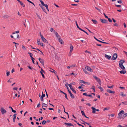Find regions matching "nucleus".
Instances as JSON below:
<instances>
[{"label": "nucleus", "mask_w": 127, "mask_h": 127, "mask_svg": "<svg viewBox=\"0 0 127 127\" xmlns=\"http://www.w3.org/2000/svg\"><path fill=\"white\" fill-rule=\"evenodd\" d=\"M68 92L69 93V94H70V96H71V97L72 98H74V96L71 93V91L70 90L68 91Z\"/></svg>", "instance_id": "12"}, {"label": "nucleus", "mask_w": 127, "mask_h": 127, "mask_svg": "<svg viewBox=\"0 0 127 127\" xmlns=\"http://www.w3.org/2000/svg\"><path fill=\"white\" fill-rule=\"evenodd\" d=\"M121 95L122 96H126V94H124L123 92H121Z\"/></svg>", "instance_id": "38"}, {"label": "nucleus", "mask_w": 127, "mask_h": 127, "mask_svg": "<svg viewBox=\"0 0 127 127\" xmlns=\"http://www.w3.org/2000/svg\"><path fill=\"white\" fill-rule=\"evenodd\" d=\"M36 14L37 15V16L38 18H39V19H40V20H41V18L38 15V14H37V13H36Z\"/></svg>", "instance_id": "49"}, {"label": "nucleus", "mask_w": 127, "mask_h": 127, "mask_svg": "<svg viewBox=\"0 0 127 127\" xmlns=\"http://www.w3.org/2000/svg\"><path fill=\"white\" fill-rule=\"evenodd\" d=\"M40 40L39 39H38L37 40V42L38 44H39V43H40Z\"/></svg>", "instance_id": "45"}, {"label": "nucleus", "mask_w": 127, "mask_h": 127, "mask_svg": "<svg viewBox=\"0 0 127 127\" xmlns=\"http://www.w3.org/2000/svg\"><path fill=\"white\" fill-rule=\"evenodd\" d=\"M18 1L20 3V4L23 7H24L25 6V5L24 4H23V3L20 0H18Z\"/></svg>", "instance_id": "21"}, {"label": "nucleus", "mask_w": 127, "mask_h": 127, "mask_svg": "<svg viewBox=\"0 0 127 127\" xmlns=\"http://www.w3.org/2000/svg\"><path fill=\"white\" fill-rule=\"evenodd\" d=\"M46 121L45 120H44L42 122V123L43 125H44L46 123Z\"/></svg>", "instance_id": "43"}, {"label": "nucleus", "mask_w": 127, "mask_h": 127, "mask_svg": "<svg viewBox=\"0 0 127 127\" xmlns=\"http://www.w3.org/2000/svg\"><path fill=\"white\" fill-rule=\"evenodd\" d=\"M42 107H46L47 106V104H45V103H43L42 104Z\"/></svg>", "instance_id": "32"}, {"label": "nucleus", "mask_w": 127, "mask_h": 127, "mask_svg": "<svg viewBox=\"0 0 127 127\" xmlns=\"http://www.w3.org/2000/svg\"><path fill=\"white\" fill-rule=\"evenodd\" d=\"M39 1H40L41 3V4L43 6H44L46 4H44L43 2L41 0H39Z\"/></svg>", "instance_id": "29"}, {"label": "nucleus", "mask_w": 127, "mask_h": 127, "mask_svg": "<svg viewBox=\"0 0 127 127\" xmlns=\"http://www.w3.org/2000/svg\"><path fill=\"white\" fill-rule=\"evenodd\" d=\"M39 5L40 6V7H41L42 9L43 10V11L44 12H45L46 14H47V13L46 11V10L45 9L44 7L40 4H39Z\"/></svg>", "instance_id": "16"}, {"label": "nucleus", "mask_w": 127, "mask_h": 127, "mask_svg": "<svg viewBox=\"0 0 127 127\" xmlns=\"http://www.w3.org/2000/svg\"><path fill=\"white\" fill-rule=\"evenodd\" d=\"M125 61H124L123 60H120V61L119 62H121V63L122 64H123V63H125Z\"/></svg>", "instance_id": "36"}, {"label": "nucleus", "mask_w": 127, "mask_h": 127, "mask_svg": "<svg viewBox=\"0 0 127 127\" xmlns=\"http://www.w3.org/2000/svg\"><path fill=\"white\" fill-rule=\"evenodd\" d=\"M127 116V113H124V111L122 110L118 114V118L121 119H123Z\"/></svg>", "instance_id": "1"}, {"label": "nucleus", "mask_w": 127, "mask_h": 127, "mask_svg": "<svg viewBox=\"0 0 127 127\" xmlns=\"http://www.w3.org/2000/svg\"><path fill=\"white\" fill-rule=\"evenodd\" d=\"M64 94L65 95V98H66L67 99H68V98L67 97V94L65 93Z\"/></svg>", "instance_id": "48"}, {"label": "nucleus", "mask_w": 127, "mask_h": 127, "mask_svg": "<svg viewBox=\"0 0 127 127\" xmlns=\"http://www.w3.org/2000/svg\"><path fill=\"white\" fill-rule=\"evenodd\" d=\"M70 89L75 94L76 93V92L75 90H74V89L73 88V87H72Z\"/></svg>", "instance_id": "30"}, {"label": "nucleus", "mask_w": 127, "mask_h": 127, "mask_svg": "<svg viewBox=\"0 0 127 127\" xmlns=\"http://www.w3.org/2000/svg\"><path fill=\"white\" fill-rule=\"evenodd\" d=\"M113 86H114L113 85H112V86H107V87L109 88H112L113 87Z\"/></svg>", "instance_id": "51"}, {"label": "nucleus", "mask_w": 127, "mask_h": 127, "mask_svg": "<svg viewBox=\"0 0 127 127\" xmlns=\"http://www.w3.org/2000/svg\"><path fill=\"white\" fill-rule=\"evenodd\" d=\"M123 66V64H121V62H119V66Z\"/></svg>", "instance_id": "60"}, {"label": "nucleus", "mask_w": 127, "mask_h": 127, "mask_svg": "<svg viewBox=\"0 0 127 127\" xmlns=\"http://www.w3.org/2000/svg\"><path fill=\"white\" fill-rule=\"evenodd\" d=\"M50 69L52 70H49L50 71L52 72H53L54 73L55 75H56V74H57V72L54 70L53 69H52L51 68H50Z\"/></svg>", "instance_id": "17"}, {"label": "nucleus", "mask_w": 127, "mask_h": 127, "mask_svg": "<svg viewBox=\"0 0 127 127\" xmlns=\"http://www.w3.org/2000/svg\"><path fill=\"white\" fill-rule=\"evenodd\" d=\"M28 54L30 55V57L31 56H32L33 55L31 53L28 52Z\"/></svg>", "instance_id": "58"}, {"label": "nucleus", "mask_w": 127, "mask_h": 127, "mask_svg": "<svg viewBox=\"0 0 127 127\" xmlns=\"http://www.w3.org/2000/svg\"><path fill=\"white\" fill-rule=\"evenodd\" d=\"M81 86L79 87L78 88L80 89L81 88H83V86H85V85L83 84H81Z\"/></svg>", "instance_id": "24"}, {"label": "nucleus", "mask_w": 127, "mask_h": 127, "mask_svg": "<svg viewBox=\"0 0 127 127\" xmlns=\"http://www.w3.org/2000/svg\"><path fill=\"white\" fill-rule=\"evenodd\" d=\"M115 5L116 6L119 7H121V5Z\"/></svg>", "instance_id": "64"}, {"label": "nucleus", "mask_w": 127, "mask_h": 127, "mask_svg": "<svg viewBox=\"0 0 127 127\" xmlns=\"http://www.w3.org/2000/svg\"><path fill=\"white\" fill-rule=\"evenodd\" d=\"M104 56L106 58H107L108 60L110 59L111 58V56L108 55L106 54H105Z\"/></svg>", "instance_id": "14"}, {"label": "nucleus", "mask_w": 127, "mask_h": 127, "mask_svg": "<svg viewBox=\"0 0 127 127\" xmlns=\"http://www.w3.org/2000/svg\"><path fill=\"white\" fill-rule=\"evenodd\" d=\"M87 96L90 97L92 98L93 97L91 95H88Z\"/></svg>", "instance_id": "62"}, {"label": "nucleus", "mask_w": 127, "mask_h": 127, "mask_svg": "<svg viewBox=\"0 0 127 127\" xmlns=\"http://www.w3.org/2000/svg\"><path fill=\"white\" fill-rule=\"evenodd\" d=\"M58 40L59 42L61 44H64V43L63 41L59 37L58 38Z\"/></svg>", "instance_id": "11"}, {"label": "nucleus", "mask_w": 127, "mask_h": 127, "mask_svg": "<svg viewBox=\"0 0 127 127\" xmlns=\"http://www.w3.org/2000/svg\"><path fill=\"white\" fill-rule=\"evenodd\" d=\"M91 21L92 22H93V23L94 24H96L97 23V21L95 20L92 19L91 20Z\"/></svg>", "instance_id": "27"}, {"label": "nucleus", "mask_w": 127, "mask_h": 127, "mask_svg": "<svg viewBox=\"0 0 127 127\" xmlns=\"http://www.w3.org/2000/svg\"><path fill=\"white\" fill-rule=\"evenodd\" d=\"M91 108L93 110L92 113H95V111H99L98 109H96L95 108L93 107H92Z\"/></svg>", "instance_id": "4"}, {"label": "nucleus", "mask_w": 127, "mask_h": 127, "mask_svg": "<svg viewBox=\"0 0 127 127\" xmlns=\"http://www.w3.org/2000/svg\"><path fill=\"white\" fill-rule=\"evenodd\" d=\"M122 69L124 70L125 69V67L123 65L122 66H119Z\"/></svg>", "instance_id": "39"}, {"label": "nucleus", "mask_w": 127, "mask_h": 127, "mask_svg": "<svg viewBox=\"0 0 127 127\" xmlns=\"http://www.w3.org/2000/svg\"><path fill=\"white\" fill-rule=\"evenodd\" d=\"M38 45H40L42 46H43V43H40Z\"/></svg>", "instance_id": "53"}, {"label": "nucleus", "mask_w": 127, "mask_h": 127, "mask_svg": "<svg viewBox=\"0 0 127 127\" xmlns=\"http://www.w3.org/2000/svg\"><path fill=\"white\" fill-rule=\"evenodd\" d=\"M92 89H93L94 91V92H95V87L94 86H93L92 87Z\"/></svg>", "instance_id": "46"}, {"label": "nucleus", "mask_w": 127, "mask_h": 127, "mask_svg": "<svg viewBox=\"0 0 127 127\" xmlns=\"http://www.w3.org/2000/svg\"><path fill=\"white\" fill-rule=\"evenodd\" d=\"M80 83H82L84 84L86 83L87 82H85L84 81L81 80H80Z\"/></svg>", "instance_id": "34"}, {"label": "nucleus", "mask_w": 127, "mask_h": 127, "mask_svg": "<svg viewBox=\"0 0 127 127\" xmlns=\"http://www.w3.org/2000/svg\"><path fill=\"white\" fill-rule=\"evenodd\" d=\"M41 39L43 41V42H47V40H46L45 38L43 37V35H41Z\"/></svg>", "instance_id": "10"}, {"label": "nucleus", "mask_w": 127, "mask_h": 127, "mask_svg": "<svg viewBox=\"0 0 127 127\" xmlns=\"http://www.w3.org/2000/svg\"><path fill=\"white\" fill-rule=\"evenodd\" d=\"M81 112L82 115H84V116H85L86 115L84 112L83 111H81Z\"/></svg>", "instance_id": "31"}, {"label": "nucleus", "mask_w": 127, "mask_h": 127, "mask_svg": "<svg viewBox=\"0 0 127 127\" xmlns=\"http://www.w3.org/2000/svg\"><path fill=\"white\" fill-rule=\"evenodd\" d=\"M122 103L123 104H125V105H127V103L126 101H125V102H122Z\"/></svg>", "instance_id": "50"}, {"label": "nucleus", "mask_w": 127, "mask_h": 127, "mask_svg": "<svg viewBox=\"0 0 127 127\" xmlns=\"http://www.w3.org/2000/svg\"><path fill=\"white\" fill-rule=\"evenodd\" d=\"M28 2H29L30 3L32 4H33L35 6V5L32 2L30 1V0H28V1H27Z\"/></svg>", "instance_id": "44"}, {"label": "nucleus", "mask_w": 127, "mask_h": 127, "mask_svg": "<svg viewBox=\"0 0 127 127\" xmlns=\"http://www.w3.org/2000/svg\"><path fill=\"white\" fill-rule=\"evenodd\" d=\"M80 120H81V121L83 122H84V123H81L82 124H85H85H86L87 125H90V124L86 122H85L82 119H80Z\"/></svg>", "instance_id": "22"}, {"label": "nucleus", "mask_w": 127, "mask_h": 127, "mask_svg": "<svg viewBox=\"0 0 127 127\" xmlns=\"http://www.w3.org/2000/svg\"><path fill=\"white\" fill-rule=\"evenodd\" d=\"M17 115V114H15L13 115V122H15V119L16 118V116Z\"/></svg>", "instance_id": "20"}, {"label": "nucleus", "mask_w": 127, "mask_h": 127, "mask_svg": "<svg viewBox=\"0 0 127 127\" xmlns=\"http://www.w3.org/2000/svg\"><path fill=\"white\" fill-rule=\"evenodd\" d=\"M42 95L40 97V99L41 101H42L43 100V98L45 97V94H43V92H42Z\"/></svg>", "instance_id": "13"}, {"label": "nucleus", "mask_w": 127, "mask_h": 127, "mask_svg": "<svg viewBox=\"0 0 127 127\" xmlns=\"http://www.w3.org/2000/svg\"><path fill=\"white\" fill-rule=\"evenodd\" d=\"M6 75L8 76L10 75V72L8 71H6Z\"/></svg>", "instance_id": "37"}, {"label": "nucleus", "mask_w": 127, "mask_h": 127, "mask_svg": "<svg viewBox=\"0 0 127 127\" xmlns=\"http://www.w3.org/2000/svg\"><path fill=\"white\" fill-rule=\"evenodd\" d=\"M55 34L56 36V37L57 38H59V37L60 38L61 37L60 36H59L58 34V33L56 32H55Z\"/></svg>", "instance_id": "28"}, {"label": "nucleus", "mask_w": 127, "mask_h": 127, "mask_svg": "<svg viewBox=\"0 0 127 127\" xmlns=\"http://www.w3.org/2000/svg\"><path fill=\"white\" fill-rule=\"evenodd\" d=\"M109 116H111L112 117H114V115L111 114L110 115H109Z\"/></svg>", "instance_id": "63"}, {"label": "nucleus", "mask_w": 127, "mask_h": 127, "mask_svg": "<svg viewBox=\"0 0 127 127\" xmlns=\"http://www.w3.org/2000/svg\"><path fill=\"white\" fill-rule=\"evenodd\" d=\"M118 55L117 53H115L113 54L112 57L111 58V60L112 61L115 60L117 58Z\"/></svg>", "instance_id": "2"}, {"label": "nucleus", "mask_w": 127, "mask_h": 127, "mask_svg": "<svg viewBox=\"0 0 127 127\" xmlns=\"http://www.w3.org/2000/svg\"><path fill=\"white\" fill-rule=\"evenodd\" d=\"M70 53H71L73 50V47L72 45V44L70 45Z\"/></svg>", "instance_id": "18"}, {"label": "nucleus", "mask_w": 127, "mask_h": 127, "mask_svg": "<svg viewBox=\"0 0 127 127\" xmlns=\"http://www.w3.org/2000/svg\"><path fill=\"white\" fill-rule=\"evenodd\" d=\"M94 38L97 41L100 42H101L102 43H105V44H108V43H107V42H103V41H100V40H98V39H97V38H96L95 36H94Z\"/></svg>", "instance_id": "9"}, {"label": "nucleus", "mask_w": 127, "mask_h": 127, "mask_svg": "<svg viewBox=\"0 0 127 127\" xmlns=\"http://www.w3.org/2000/svg\"><path fill=\"white\" fill-rule=\"evenodd\" d=\"M120 72L121 74H124L126 73V70H121L120 71Z\"/></svg>", "instance_id": "23"}, {"label": "nucleus", "mask_w": 127, "mask_h": 127, "mask_svg": "<svg viewBox=\"0 0 127 127\" xmlns=\"http://www.w3.org/2000/svg\"><path fill=\"white\" fill-rule=\"evenodd\" d=\"M98 88L99 89L100 91L102 92L103 91V89L102 88L101 86H99L98 87Z\"/></svg>", "instance_id": "41"}, {"label": "nucleus", "mask_w": 127, "mask_h": 127, "mask_svg": "<svg viewBox=\"0 0 127 127\" xmlns=\"http://www.w3.org/2000/svg\"><path fill=\"white\" fill-rule=\"evenodd\" d=\"M93 77L98 82H100V81H101L100 79L99 78L96 77L94 75L93 76Z\"/></svg>", "instance_id": "8"}, {"label": "nucleus", "mask_w": 127, "mask_h": 127, "mask_svg": "<svg viewBox=\"0 0 127 127\" xmlns=\"http://www.w3.org/2000/svg\"><path fill=\"white\" fill-rule=\"evenodd\" d=\"M86 93H84L83 94V95H86V96H87L88 95H87Z\"/></svg>", "instance_id": "59"}, {"label": "nucleus", "mask_w": 127, "mask_h": 127, "mask_svg": "<svg viewBox=\"0 0 127 127\" xmlns=\"http://www.w3.org/2000/svg\"><path fill=\"white\" fill-rule=\"evenodd\" d=\"M85 68L88 71H89L91 72H93V70L89 66L87 65L85 66Z\"/></svg>", "instance_id": "3"}, {"label": "nucleus", "mask_w": 127, "mask_h": 127, "mask_svg": "<svg viewBox=\"0 0 127 127\" xmlns=\"http://www.w3.org/2000/svg\"><path fill=\"white\" fill-rule=\"evenodd\" d=\"M38 60L42 65L43 66L44 65V61L43 59H41L40 58H38Z\"/></svg>", "instance_id": "7"}, {"label": "nucleus", "mask_w": 127, "mask_h": 127, "mask_svg": "<svg viewBox=\"0 0 127 127\" xmlns=\"http://www.w3.org/2000/svg\"><path fill=\"white\" fill-rule=\"evenodd\" d=\"M40 73L42 75V77L44 78H45V76H44L43 74V72L41 71H40Z\"/></svg>", "instance_id": "33"}, {"label": "nucleus", "mask_w": 127, "mask_h": 127, "mask_svg": "<svg viewBox=\"0 0 127 127\" xmlns=\"http://www.w3.org/2000/svg\"><path fill=\"white\" fill-rule=\"evenodd\" d=\"M9 17V16L7 15H5L3 16V17L4 19L8 18Z\"/></svg>", "instance_id": "26"}, {"label": "nucleus", "mask_w": 127, "mask_h": 127, "mask_svg": "<svg viewBox=\"0 0 127 127\" xmlns=\"http://www.w3.org/2000/svg\"><path fill=\"white\" fill-rule=\"evenodd\" d=\"M41 71H42V72H43V73H45V72L41 68Z\"/></svg>", "instance_id": "57"}, {"label": "nucleus", "mask_w": 127, "mask_h": 127, "mask_svg": "<svg viewBox=\"0 0 127 127\" xmlns=\"http://www.w3.org/2000/svg\"><path fill=\"white\" fill-rule=\"evenodd\" d=\"M22 48L23 49H24L25 50H26V48H25V47L23 45H22Z\"/></svg>", "instance_id": "42"}, {"label": "nucleus", "mask_w": 127, "mask_h": 127, "mask_svg": "<svg viewBox=\"0 0 127 127\" xmlns=\"http://www.w3.org/2000/svg\"><path fill=\"white\" fill-rule=\"evenodd\" d=\"M107 91L110 93L114 94L115 93V92L114 91H112L109 89H107Z\"/></svg>", "instance_id": "15"}, {"label": "nucleus", "mask_w": 127, "mask_h": 127, "mask_svg": "<svg viewBox=\"0 0 127 127\" xmlns=\"http://www.w3.org/2000/svg\"><path fill=\"white\" fill-rule=\"evenodd\" d=\"M9 108H11V109L12 111L14 113H15L16 112V111L15 110H14L12 108V107H11V106H9Z\"/></svg>", "instance_id": "25"}, {"label": "nucleus", "mask_w": 127, "mask_h": 127, "mask_svg": "<svg viewBox=\"0 0 127 127\" xmlns=\"http://www.w3.org/2000/svg\"><path fill=\"white\" fill-rule=\"evenodd\" d=\"M75 23L77 28H79V27L77 24V21H75Z\"/></svg>", "instance_id": "52"}, {"label": "nucleus", "mask_w": 127, "mask_h": 127, "mask_svg": "<svg viewBox=\"0 0 127 127\" xmlns=\"http://www.w3.org/2000/svg\"><path fill=\"white\" fill-rule=\"evenodd\" d=\"M39 51L40 52L39 54H42V55H44L43 53L42 52V51H41L40 50H39Z\"/></svg>", "instance_id": "55"}, {"label": "nucleus", "mask_w": 127, "mask_h": 127, "mask_svg": "<svg viewBox=\"0 0 127 127\" xmlns=\"http://www.w3.org/2000/svg\"><path fill=\"white\" fill-rule=\"evenodd\" d=\"M108 21H109V22H110L111 23L112 22V20L110 19V18H108Z\"/></svg>", "instance_id": "47"}, {"label": "nucleus", "mask_w": 127, "mask_h": 127, "mask_svg": "<svg viewBox=\"0 0 127 127\" xmlns=\"http://www.w3.org/2000/svg\"><path fill=\"white\" fill-rule=\"evenodd\" d=\"M31 59L32 60H35V59L33 58L32 56H31Z\"/></svg>", "instance_id": "61"}, {"label": "nucleus", "mask_w": 127, "mask_h": 127, "mask_svg": "<svg viewBox=\"0 0 127 127\" xmlns=\"http://www.w3.org/2000/svg\"><path fill=\"white\" fill-rule=\"evenodd\" d=\"M117 2L118 3H121L122 2V1L120 0H118Z\"/></svg>", "instance_id": "54"}, {"label": "nucleus", "mask_w": 127, "mask_h": 127, "mask_svg": "<svg viewBox=\"0 0 127 127\" xmlns=\"http://www.w3.org/2000/svg\"><path fill=\"white\" fill-rule=\"evenodd\" d=\"M0 110L2 114H4L6 112V110L2 107L1 108Z\"/></svg>", "instance_id": "5"}, {"label": "nucleus", "mask_w": 127, "mask_h": 127, "mask_svg": "<svg viewBox=\"0 0 127 127\" xmlns=\"http://www.w3.org/2000/svg\"><path fill=\"white\" fill-rule=\"evenodd\" d=\"M67 85H68L69 86V87H70V88H71L72 87V85H70V84H67Z\"/></svg>", "instance_id": "56"}, {"label": "nucleus", "mask_w": 127, "mask_h": 127, "mask_svg": "<svg viewBox=\"0 0 127 127\" xmlns=\"http://www.w3.org/2000/svg\"><path fill=\"white\" fill-rule=\"evenodd\" d=\"M64 124L67 126H70L74 127L73 124L71 123H64Z\"/></svg>", "instance_id": "19"}, {"label": "nucleus", "mask_w": 127, "mask_h": 127, "mask_svg": "<svg viewBox=\"0 0 127 127\" xmlns=\"http://www.w3.org/2000/svg\"><path fill=\"white\" fill-rule=\"evenodd\" d=\"M83 71L86 74H88V72L87 71L86 69H85L84 68H83Z\"/></svg>", "instance_id": "35"}, {"label": "nucleus", "mask_w": 127, "mask_h": 127, "mask_svg": "<svg viewBox=\"0 0 127 127\" xmlns=\"http://www.w3.org/2000/svg\"><path fill=\"white\" fill-rule=\"evenodd\" d=\"M100 20L101 21V22L103 23H106L107 24L108 23L107 20H106L103 19H100Z\"/></svg>", "instance_id": "6"}, {"label": "nucleus", "mask_w": 127, "mask_h": 127, "mask_svg": "<svg viewBox=\"0 0 127 127\" xmlns=\"http://www.w3.org/2000/svg\"><path fill=\"white\" fill-rule=\"evenodd\" d=\"M44 6H45L46 7V8L47 9V10L48 11H49V9H48V5H47V4H46Z\"/></svg>", "instance_id": "40"}]
</instances>
